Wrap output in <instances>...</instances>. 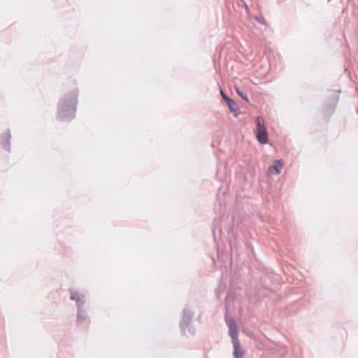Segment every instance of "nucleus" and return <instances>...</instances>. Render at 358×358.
<instances>
[{
    "label": "nucleus",
    "instance_id": "f3484780",
    "mask_svg": "<svg viewBox=\"0 0 358 358\" xmlns=\"http://www.w3.org/2000/svg\"><path fill=\"white\" fill-rule=\"evenodd\" d=\"M234 358H241V357H234Z\"/></svg>",
    "mask_w": 358,
    "mask_h": 358
},
{
    "label": "nucleus",
    "instance_id": "423d86ee",
    "mask_svg": "<svg viewBox=\"0 0 358 358\" xmlns=\"http://www.w3.org/2000/svg\"><path fill=\"white\" fill-rule=\"evenodd\" d=\"M256 137L257 141L261 144H266L268 142V134L266 128H261V129H257Z\"/></svg>",
    "mask_w": 358,
    "mask_h": 358
},
{
    "label": "nucleus",
    "instance_id": "ddd939ff",
    "mask_svg": "<svg viewBox=\"0 0 358 358\" xmlns=\"http://www.w3.org/2000/svg\"><path fill=\"white\" fill-rule=\"evenodd\" d=\"M255 20L259 22L260 24H266V20L264 18V17H262V16H257L255 17Z\"/></svg>",
    "mask_w": 358,
    "mask_h": 358
},
{
    "label": "nucleus",
    "instance_id": "f257e3e1",
    "mask_svg": "<svg viewBox=\"0 0 358 358\" xmlns=\"http://www.w3.org/2000/svg\"><path fill=\"white\" fill-rule=\"evenodd\" d=\"M78 91L69 92L64 98L60 101L58 105V117L62 120H71L74 118L78 99Z\"/></svg>",
    "mask_w": 358,
    "mask_h": 358
},
{
    "label": "nucleus",
    "instance_id": "4468645a",
    "mask_svg": "<svg viewBox=\"0 0 358 358\" xmlns=\"http://www.w3.org/2000/svg\"><path fill=\"white\" fill-rule=\"evenodd\" d=\"M220 95L222 98L224 100L228 97V96L223 92V90L220 88Z\"/></svg>",
    "mask_w": 358,
    "mask_h": 358
},
{
    "label": "nucleus",
    "instance_id": "9d476101",
    "mask_svg": "<svg viewBox=\"0 0 358 358\" xmlns=\"http://www.w3.org/2000/svg\"><path fill=\"white\" fill-rule=\"evenodd\" d=\"M229 110L231 112L234 113V116L236 117L238 113H239V108L238 107L237 103L234 101L231 100L228 104H227Z\"/></svg>",
    "mask_w": 358,
    "mask_h": 358
},
{
    "label": "nucleus",
    "instance_id": "1a4fd4ad",
    "mask_svg": "<svg viewBox=\"0 0 358 358\" xmlns=\"http://www.w3.org/2000/svg\"><path fill=\"white\" fill-rule=\"evenodd\" d=\"M87 318L86 311L83 308L78 309L77 322L82 323Z\"/></svg>",
    "mask_w": 358,
    "mask_h": 358
},
{
    "label": "nucleus",
    "instance_id": "f8f14e48",
    "mask_svg": "<svg viewBox=\"0 0 358 358\" xmlns=\"http://www.w3.org/2000/svg\"><path fill=\"white\" fill-rule=\"evenodd\" d=\"M256 124L257 127V129H261V128H265L264 120L261 117H257Z\"/></svg>",
    "mask_w": 358,
    "mask_h": 358
},
{
    "label": "nucleus",
    "instance_id": "39448f33",
    "mask_svg": "<svg viewBox=\"0 0 358 358\" xmlns=\"http://www.w3.org/2000/svg\"><path fill=\"white\" fill-rule=\"evenodd\" d=\"M229 335L231 337V341H238V332L236 322L231 319L229 323Z\"/></svg>",
    "mask_w": 358,
    "mask_h": 358
},
{
    "label": "nucleus",
    "instance_id": "6e6552de",
    "mask_svg": "<svg viewBox=\"0 0 358 358\" xmlns=\"http://www.w3.org/2000/svg\"><path fill=\"white\" fill-rule=\"evenodd\" d=\"M282 168V163L280 160H275L273 163V165L270 168V171L272 174L276 175L278 174L280 171V169Z\"/></svg>",
    "mask_w": 358,
    "mask_h": 358
},
{
    "label": "nucleus",
    "instance_id": "20e7f679",
    "mask_svg": "<svg viewBox=\"0 0 358 358\" xmlns=\"http://www.w3.org/2000/svg\"><path fill=\"white\" fill-rule=\"evenodd\" d=\"M10 138L11 136L9 130H8L6 133L3 134L1 137V146L5 150L8 152L10 151Z\"/></svg>",
    "mask_w": 358,
    "mask_h": 358
},
{
    "label": "nucleus",
    "instance_id": "dca6fc26",
    "mask_svg": "<svg viewBox=\"0 0 358 358\" xmlns=\"http://www.w3.org/2000/svg\"><path fill=\"white\" fill-rule=\"evenodd\" d=\"M231 99H230L229 96L224 99V101H226L227 104H228L230 101H231Z\"/></svg>",
    "mask_w": 358,
    "mask_h": 358
},
{
    "label": "nucleus",
    "instance_id": "2eb2a0df",
    "mask_svg": "<svg viewBox=\"0 0 358 358\" xmlns=\"http://www.w3.org/2000/svg\"><path fill=\"white\" fill-rule=\"evenodd\" d=\"M241 3L243 4V6H244V8H245V10L248 11V5L245 3V2L243 0H241Z\"/></svg>",
    "mask_w": 358,
    "mask_h": 358
},
{
    "label": "nucleus",
    "instance_id": "9b49d317",
    "mask_svg": "<svg viewBox=\"0 0 358 358\" xmlns=\"http://www.w3.org/2000/svg\"><path fill=\"white\" fill-rule=\"evenodd\" d=\"M236 92L237 94L245 101H249V99L248 98V96L245 93H244L243 91H241L238 87H235Z\"/></svg>",
    "mask_w": 358,
    "mask_h": 358
},
{
    "label": "nucleus",
    "instance_id": "0eeeda50",
    "mask_svg": "<svg viewBox=\"0 0 358 358\" xmlns=\"http://www.w3.org/2000/svg\"><path fill=\"white\" fill-rule=\"evenodd\" d=\"M232 343H233V346H234L233 355H234V357L242 358L244 355V352L241 347L239 340L238 339V341H232Z\"/></svg>",
    "mask_w": 358,
    "mask_h": 358
},
{
    "label": "nucleus",
    "instance_id": "7ed1b4c3",
    "mask_svg": "<svg viewBox=\"0 0 358 358\" xmlns=\"http://www.w3.org/2000/svg\"><path fill=\"white\" fill-rule=\"evenodd\" d=\"M71 296L70 299L73 301H76L77 308L80 309L83 308L82 306L84 305L85 302V297L83 294H79L78 292L73 290H70Z\"/></svg>",
    "mask_w": 358,
    "mask_h": 358
},
{
    "label": "nucleus",
    "instance_id": "f03ea898",
    "mask_svg": "<svg viewBox=\"0 0 358 358\" xmlns=\"http://www.w3.org/2000/svg\"><path fill=\"white\" fill-rule=\"evenodd\" d=\"M194 313L188 308H185L182 311V319L180 322L181 331L183 334H193L194 330L191 327V320Z\"/></svg>",
    "mask_w": 358,
    "mask_h": 358
}]
</instances>
